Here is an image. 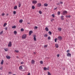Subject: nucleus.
Instances as JSON below:
<instances>
[{
  "instance_id": "1",
  "label": "nucleus",
  "mask_w": 75,
  "mask_h": 75,
  "mask_svg": "<svg viewBox=\"0 0 75 75\" xmlns=\"http://www.w3.org/2000/svg\"><path fill=\"white\" fill-rule=\"evenodd\" d=\"M26 37H27V35L26 34H23L22 37V38L23 39H25V38H26Z\"/></svg>"
},
{
  "instance_id": "2",
  "label": "nucleus",
  "mask_w": 75,
  "mask_h": 75,
  "mask_svg": "<svg viewBox=\"0 0 75 75\" xmlns=\"http://www.w3.org/2000/svg\"><path fill=\"white\" fill-rule=\"evenodd\" d=\"M33 36L34 37L33 39L34 41H36L37 40V38H36V37H37V36L35 35H33Z\"/></svg>"
},
{
  "instance_id": "3",
  "label": "nucleus",
  "mask_w": 75,
  "mask_h": 75,
  "mask_svg": "<svg viewBox=\"0 0 75 75\" xmlns=\"http://www.w3.org/2000/svg\"><path fill=\"white\" fill-rule=\"evenodd\" d=\"M8 47H11V42H9V43L8 44Z\"/></svg>"
},
{
  "instance_id": "4",
  "label": "nucleus",
  "mask_w": 75,
  "mask_h": 75,
  "mask_svg": "<svg viewBox=\"0 0 75 75\" xmlns=\"http://www.w3.org/2000/svg\"><path fill=\"white\" fill-rule=\"evenodd\" d=\"M67 14V11H63V15H65V14Z\"/></svg>"
},
{
  "instance_id": "5",
  "label": "nucleus",
  "mask_w": 75,
  "mask_h": 75,
  "mask_svg": "<svg viewBox=\"0 0 75 75\" xmlns=\"http://www.w3.org/2000/svg\"><path fill=\"white\" fill-rule=\"evenodd\" d=\"M42 6V5H41V3H39V4H38V7H41V6Z\"/></svg>"
},
{
  "instance_id": "6",
  "label": "nucleus",
  "mask_w": 75,
  "mask_h": 75,
  "mask_svg": "<svg viewBox=\"0 0 75 75\" xmlns=\"http://www.w3.org/2000/svg\"><path fill=\"white\" fill-rule=\"evenodd\" d=\"M37 3V1H32V3H33V4H36Z\"/></svg>"
},
{
  "instance_id": "7",
  "label": "nucleus",
  "mask_w": 75,
  "mask_h": 75,
  "mask_svg": "<svg viewBox=\"0 0 75 75\" xmlns=\"http://www.w3.org/2000/svg\"><path fill=\"white\" fill-rule=\"evenodd\" d=\"M62 37L61 36H59L58 37V39L59 40H62Z\"/></svg>"
},
{
  "instance_id": "8",
  "label": "nucleus",
  "mask_w": 75,
  "mask_h": 75,
  "mask_svg": "<svg viewBox=\"0 0 75 75\" xmlns=\"http://www.w3.org/2000/svg\"><path fill=\"white\" fill-rule=\"evenodd\" d=\"M33 33V31L31 30L29 32V35H31V34H32Z\"/></svg>"
},
{
  "instance_id": "9",
  "label": "nucleus",
  "mask_w": 75,
  "mask_h": 75,
  "mask_svg": "<svg viewBox=\"0 0 75 75\" xmlns=\"http://www.w3.org/2000/svg\"><path fill=\"white\" fill-rule=\"evenodd\" d=\"M31 63L32 64H35V61L34 60H31Z\"/></svg>"
},
{
  "instance_id": "10",
  "label": "nucleus",
  "mask_w": 75,
  "mask_h": 75,
  "mask_svg": "<svg viewBox=\"0 0 75 75\" xmlns=\"http://www.w3.org/2000/svg\"><path fill=\"white\" fill-rule=\"evenodd\" d=\"M67 55V57H70V56H71V53H68Z\"/></svg>"
},
{
  "instance_id": "11",
  "label": "nucleus",
  "mask_w": 75,
  "mask_h": 75,
  "mask_svg": "<svg viewBox=\"0 0 75 75\" xmlns=\"http://www.w3.org/2000/svg\"><path fill=\"white\" fill-rule=\"evenodd\" d=\"M6 57L7 58V59H10V58H11V57H10V56H6Z\"/></svg>"
},
{
  "instance_id": "12",
  "label": "nucleus",
  "mask_w": 75,
  "mask_h": 75,
  "mask_svg": "<svg viewBox=\"0 0 75 75\" xmlns=\"http://www.w3.org/2000/svg\"><path fill=\"white\" fill-rule=\"evenodd\" d=\"M45 30L47 31H49V29H48V28H47V27H46L45 28Z\"/></svg>"
},
{
  "instance_id": "13",
  "label": "nucleus",
  "mask_w": 75,
  "mask_h": 75,
  "mask_svg": "<svg viewBox=\"0 0 75 75\" xmlns=\"http://www.w3.org/2000/svg\"><path fill=\"white\" fill-rule=\"evenodd\" d=\"M64 16H62L61 17V20H64Z\"/></svg>"
},
{
  "instance_id": "14",
  "label": "nucleus",
  "mask_w": 75,
  "mask_h": 75,
  "mask_svg": "<svg viewBox=\"0 0 75 75\" xmlns=\"http://www.w3.org/2000/svg\"><path fill=\"white\" fill-rule=\"evenodd\" d=\"M58 30L59 31H61L62 29L61 28H58Z\"/></svg>"
},
{
  "instance_id": "15",
  "label": "nucleus",
  "mask_w": 75,
  "mask_h": 75,
  "mask_svg": "<svg viewBox=\"0 0 75 75\" xmlns=\"http://www.w3.org/2000/svg\"><path fill=\"white\" fill-rule=\"evenodd\" d=\"M66 17H67V18H71V16L70 15L68 16L66 15Z\"/></svg>"
},
{
  "instance_id": "16",
  "label": "nucleus",
  "mask_w": 75,
  "mask_h": 75,
  "mask_svg": "<svg viewBox=\"0 0 75 75\" xmlns=\"http://www.w3.org/2000/svg\"><path fill=\"white\" fill-rule=\"evenodd\" d=\"M19 69L20 70H21V69H23V67L21 66H20L19 67Z\"/></svg>"
},
{
  "instance_id": "17",
  "label": "nucleus",
  "mask_w": 75,
  "mask_h": 75,
  "mask_svg": "<svg viewBox=\"0 0 75 75\" xmlns=\"http://www.w3.org/2000/svg\"><path fill=\"white\" fill-rule=\"evenodd\" d=\"M49 69V68H46V67H44L43 68L44 70H47V69L48 70Z\"/></svg>"
},
{
  "instance_id": "18",
  "label": "nucleus",
  "mask_w": 75,
  "mask_h": 75,
  "mask_svg": "<svg viewBox=\"0 0 75 75\" xmlns=\"http://www.w3.org/2000/svg\"><path fill=\"white\" fill-rule=\"evenodd\" d=\"M44 6H45V7H47V6H48V4L47 3H45L44 4Z\"/></svg>"
},
{
  "instance_id": "19",
  "label": "nucleus",
  "mask_w": 75,
  "mask_h": 75,
  "mask_svg": "<svg viewBox=\"0 0 75 75\" xmlns=\"http://www.w3.org/2000/svg\"><path fill=\"white\" fill-rule=\"evenodd\" d=\"M23 20L22 19H21L19 21V23H22L23 22Z\"/></svg>"
},
{
  "instance_id": "20",
  "label": "nucleus",
  "mask_w": 75,
  "mask_h": 75,
  "mask_svg": "<svg viewBox=\"0 0 75 75\" xmlns=\"http://www.w3.org/2000/svg\"><path fill=\"white\" fill-rule=\"evenodd\" d=\"M4 50L5 51H7L8 50V49L7 48H4Z\"/></svg>"
},
{
  "instance_id": "21",
  "label": "nucleus",
  "mask_w": 75,
  "mask_h": 75,
  "mask_svg": "<svg viewBox=\"0 0 75 75\" xmlns=\"http://www.w3.org/2000/svg\"><path fill=\"white\" fill-rule=\"evenodd\" d=\"M4 62V61L3 60H2L1 61V65H3V63Z\"/></svg>"
},
{
  "instance_id": "22",
  "label": "nucleus",
  "mask_w": 75,
  "mask_h": 75,
  "mask_svg": "<svg viewBox=\"0 0 75 75\" xmlns=\"http://www.w3.org/2000/svg\"><path fill=\"white\" fill-rule=\"evenodd\" d=\"M44 36L45 37H48V35H47V34H46L44 35Z\"/></svg>"
},
{
  "instance_id": "23",
  "label": "nucleus",
  "mask_w": 75,
  "mask_h": 75,
  "mask_svg": "<svg viewBox=\"0 0 75 75\" xmlns=\"http://www.w3.org/2000/svg\"><path fill=\"white\" fill-rule=\"evenodd\" d=\"M17 8V6H15L14 7V9H15V10H16Z\"/></svg>"
},
{
  "instance_id": "24",
  "label": "nucleus",
  "mask_w": 75,
  "mask_h": 75,
  "mask_svg": "<svg viewBox=\"0 0 75 75\" xmlns=\"http://www.w3.org/2000/svg\"><path fill=\"white\" fill-rule=\"evenodd\" d=\"M55 45L56 48H58V45L57 44H55Z\"/></svg>"
},
{
  "instance_id": "25",
  "label": "nucleus",
  "mask_w": 75,
  "mask_h": 75,
  "mask_svg": "<svg viewBox=\"0 0 75 75\" xmlns=\"http://www.w3.org/2000/svg\"><path fill=\"white\" fill-rule=\"evenodd\" d=\"M40 64H43V61H41L40 62Z\"/></svg>"
},
{
  "instance_id": "26",
  "label": "nucleus",
  "mask_w": 75,
  "mask_h": 75,
  "mask_svg": "<svg viewBox=\"0 0 75 75\" xmlns=\"http://www.w3.org/2000/svg\"><path fill=\"white\" fill-rule=\"evenodd\" d=\"M14 33L15 35H16V34H17V32L16 31H14Z\"/></svg>"
},
{
  "instance_id": "27",
  "label": "nucleus",
  "mask_w": 75,
  "mask_h": 75,
  "mask_svg": "<svg viewBox=\"0 0 75 75\" xmlns=\"http://www.w3.org/2000/svg\"><path fill=\"white\" fill-rule=\"evenodd\" d=\"M57 40H58V39H57V38H56L55 39L54 41H55V42H57Z\"/></svg>"
},
{
  "instance_id": "28",
  "label": "nucleus",
  "mask_w": 75,
  "mask_h": 75,
  "mask_svg": "<svg viewBox=\"0 0 75 75\" xmlns=\"http://www.w3.org/2000/svg\"><path fill=\"white\" fill-rule=\"evenodd\" d=\"M12 28H16V26L15 25L12 26Z\"/></svg>"
},
{
  "instance_id": "29",
  "label": "nucleus",
  "mask_w": 75,
  "mask_h": 75,
  "mask_svg": "<svg viewBox=\"0 0 75 75\" xmlns=\"http://www.w3.org/2000/svg\"><path fill=\"white\" fill-rule=\"evenodd\" d=\"M48 33H49L50 35H51V34H52V32H51L49 31Z\"/></svg>"
},
{
  "instance_id": "30",
  "label": "nucleus",
  "mask_w": 75,
  "mask_h": 75,
  "mask_svg": "<svg viewBox=\"0 0 75 75\" xmlns=\"http://www.w3.org/2000/svg\"><path fill=\"white\" fill-rule=\"evenodd\" d=\"M32 9H35V6H32Z\"/></svg>"
},
{
  "instance_id": "31",
  "label": "nucleus",
  "mask_w": 75,
  "mask_h": 75,
  "mask_svg": "<svg viewBox=\"0 0 75 75\" xmlns=\"http://www.w3.org/2000/svg\"><path fill=\"white\" fill-rule=\"evenodd\" d=\"M24 30L23 29V28H21V31H22V32L24 31Z\"/></svg>"
},
{
  "instance_id": "32",
  "label": "nucleus",
  "mask_w": 75,
  "mask_h": 75,
  "mask_svg": "<svg viewBox=\"0 0 75 75\" xmlns=\"http://www.w3.org/2000/svg\"><path fill=\"white\" fill-rule=\"evenodd\" d=\"M47 73H48V75H51V73H50V72L48 71L47 72Z\"/></svg>"
},
{
  "instance_id": "33",
  "label": "nucleus",
  "mask_w": 75,
  "mask_h": 75,
  "mask_svg": "<svg viewBox=\"0 0 75 75\" xmlns=\"http://www.w3.org/2000/svg\"><path fill=\"white\" fill-rule=\"evenodd\" d=\"M52 17H53V18H54V17H55V15H54V14H52Z\"/></svg>"
},
{
  "instance_id": "34",
  "label": "nucleus",
  "mask_w": 75,
  "mask_h": 75,
  "mask_svg": "<svg viewBox=\"0 0 75 75\" xmlns=\"http://www.w3.org/2000/svg\"><path fill=\"white\" fill-rule=\"evenodd\" d=\"M6 25H7V23H5L4 25V27H6Z\"/></svg>"
},
{
  "instance_id": "35",
  "label": "nucleus",
  "mask_w": 75,
  "mask_h": 75,
  "mask_svg": "<svg viewBox=\"0 0 75 75\" xmlns=\"http://www.w3.org/2000/svg\"><path fill=\"white\" fill-rule=\"evenodd\" d=\"M47 47H48V46L47 45H45L44 46V48H47Z\"/></svg>"
},
{
  "instance_id": "36",
  "label": "nucleus",
  "mask_w": 75,
  "mask_h": 75,
  "mask_svg": "<svg viewBox=\"0 0 75 75\" xmlns=\"http://www.w3.org/2000/svg\"><path fill=\"white\" fill-rule=\"evenodd\" d=\"M13 13L14 14H16V11H14Z\"/></svg>"
},
{
  "instance_id": "37",
  "label": "nucleus",
  "mask_w": 75,
  "mask_h": 75,
  "mask_svg": "<svg viewBox=\"0 0 75 75\" xmlns=\"http://www.w3.org/2000/svg\"><path fill=\"white\" fill-rule=\"evenodd\" d=\"M15 51L16 52H18L19 51L18 50H15Z\"/></svg>"
},
{
  "instance_id": "38",
  "label": "nucleus",
  "mask_w": 75,
  "mask_h": 75,
  "mask_svg": "<svg viewBox=\"0 0 75 75\" xmlns=\"http://www.w3.org/2000/svg\"><path fill=\"white\" fill-rule=\"evenodd\" d=\"M48 40H50L51 39V37L50 36L48 37Z\"/></svg>"
},
{
  "instance_id": "39",
  "label": "nucleus",
  "mask_w": 75,
  "mask_h": 75,
  "mask_svg": "<svg viewBox=\"0 0 75 75\" xmlns=\"http://www.w3.org/2000/svg\"><path fill=\"white\" fill-rule=\"evenodd\" d=\"M37 28H38V27L37 26H35L34 28L35 29H37Z\"/></svg>"
},
{
  "instance_id": "40",
  "label": "nucleus",
  "mask_w": 75,
  "mask_h": 75,
  "mask_svg": "<svg viewBox=\"0 0 75 75\" xmlns=\"http://www.w3.org/2000/svg\"><path fill=\"white\" fill-rule=\"evenodd\" d=\"M39 13L40 14H42V12H41V11H39Z\"/></svg>"
},
{
  "instance_id": "41",
  "label": "nucleus",
  "mask_w": 75,
  "mask_h": 75,
  "mask_svg": "<svg viewBox=\"0 0 75 75\" xmlns=\"http://www.w3.org/2000/svg\"><path fill=\"white\" fill-rule=\"evenodd\" d=\"M5 15V14L4 13H2V16H4Z\"/></svg>"
},
{
  "instance_id": "42",
  "label": "nucleus",
  "mask_w": 75,
  "mask_h": 75,
  "mask_svg": "<svg viewBox=\"0 0 75 75\" xmlns=\"http://www.w3.org/2000/svg\"><path fill=\"white\" fill-rule=\"evenodd\" d=\"M3 33V31H2L0 33V34H2Z\"/></svg>"
},
{
  "instance_id": "43",
  "label": "nucleus",
  "mask_w": 75,
  "mask_h": 75,
  "mask_svg": "<svg viewBox=\"0 0 75 75\" xmlns=\"http://www.w3.org/2000/svg\"><path fill=\"white\" fill-rule=\"evenodd\" d=\"M58 15H60V12L59 11L58 12Z\"/></svg>"
},
{
  "instance_id": "44",
  "label": "nucleus",
  "mask_w": 75,
  "mask_h": 75,
  "mask_svg": "<svg viewBox=\"0 0 75 75\" xmlns=\"http://www.w3.org/2000/svg\"><path fill=\"white\" fill-rule=\"evenodd\" d=\"M19 7H20V6H21V4H19Z\"/></svg>"
},
{
  "instance_id": "45",
  "label": "nucleus",
  "mask_w": 75,
  "mask_h": 75,
  "mask_svg": "<svg viewBox=\"0 0 75 75\" xmlns=\"http://www.w3.org/2000/svg\"><path fill=\"white\" fill-rule=\"evenodd\" d=\"M5 30H7V27H6L4 28Z\"/></svg>"
},
{
  "instance_id": "46",
  "label": "nucleus",
  "mask_w": 75,
  "mask_h": 75,
  "mask_svg": "<svg viewBox=\"0 0 75 75\" xmlns=\"http://www.w3.org/2000/svg\"><path fill=\"white\" fill-rule=\"evenodd\" d=\"M60 4H63V2H60Z\"/></svg>"
},
{
  "instance_id": "47",
  "label": "nucleus",
  "mask_w": 75,
  "mask_h": 75,
  "mask_svg": "<svg viewBox=\"0 0 75 75\" xmlns=\"http://www.w3.org/2000/svg\"><path fill=\"white\" fill-rule=\"evenodd\" d=\"M21 64H24V62H21Z\"/></svg>"
},
{
  "instance_id": "48",
  "label": "nucleus",
  "mask_w": 75,
  "mask_h": 75,
  "mask_svg": "<svg viewBox=\"0 0 75 75\" xmlns=\"http://www.w3.org/2000/svg\"><path fill=\"white\" fill-rule=\"evenodd\" d=\"M57 8H54V10H57Z\"/></svg>"
},
{
  "instance_id": "49",
  "label": "nucleus",
  "mask_w": 75,
  "mask_h": 75,
  "mask_svg": "<svg viewBox=\"0 0 75 75\" xmlns=\"http://www.w3.org/2000/svg\"><path fill=\"white\" fill-rule=\"evenodd\" d=\"M69 50H68L67 51V52H69Z\"/></svg>"
},
{
  "instance_id": "50",
  "label": "nucleus",
  "mask_w": 75,
  "mask_h": 75,
  "mask_svg": "<svg viewBox=\"0 0 75 75\" xmlns=\"http://www.w3.org/2000/svg\"><path fill=\"white\" fill-rule=\"evenodd\" d=\"M57 57H59V54H58L57 55Z\"/></svg>"
},
{
  "instance_id": "51",
  "label": "nucleus",
  "mask_w": 75,
  "mask_h": 75,
  "mask_svg": "<svg viewBox=\"0 0 75 75\" xmlns=\"http://www.w3.org/2000/svg\"><path fill=\"white\" fill-rule=\"evenodd\" d=\"M27 75H30V73H28Z\"/></svg>"
},
{
  "instance_id": "52",
  "label": "nucleus",
  "mask_w": 75,
  "mask_h": 75,
  "mask_svg": "<svg viewBox=\"0 0 75 75\" xmlns=\"http://www.w3.org/2000/svg\"><path fill=\"white\" fill-rule=\"evenodd\" d=\"M2 67H0V69L1 70H2Z\"/></svg>"
},
{
  "instance_id": "53",
  "label": "nucleus",
  "mask_w": 75,
  "mask_h": 75,
  "mask_svg": "<svg viewBox=\"0 0 75 75\" xmlns=\"http://www.w3.org/2000/svg\"><path fill=\"white\" fill-rule=\"evenodd\" d=\"M33 54H34V55H35L36 53H35V52H34Z\"/></svg>"
},
{
  "instance_id": "54",
  "label": "nucleus",
  "mask_w": 75,
  "mask_h": 75,
  "mask_svg": "<svg viewBox=\"0 0 75 75\" xmlns=\"http://www.w3.org/2000/svg\"><path fill=\"white\" fill-rule=\"evenodd\" d=\"M54 19H52V20L51 21H54Z\"/></svg>"
},
{
  "instance_id": "55",
  "label": "nucleus",
  "mask_w": 75,
  "mask_h": 75,
  "mask_svg": "<svg viewBox=\"0 0 75 75\" xmlns=\"http://www.w3.org/2000/svg\"><path fill=\"white\" fill-rule=\"evenodd\" d=\"M57 5H59V4L57 3Z\"/></svg>"
},
{
  "instance_id": "56",
  "label": "nucleus",
  "mask_w": 75,
  "mask_h": 75,
  "mask_svg": "<svg viewBox=\"0 0 75 75\" xmlns=\"http://www.w3.org/2000/svg\"><path fill=\"white\" fill-rule=\"evenodd\" d=\"M28 24H30V23H28Z\"/></svg>"
},
{
  "instance_id": "57",
  "label": "nucleus",
  "mask_w": 75,
  "mask_h": 75,
  "mask_svg": "<svg viewBox=\"0 0 75 75\" xmlns=\"http://www.w3.org/2000/svg\"><path fill=\"white\" fill-rule=\"evenodd\" d=\"M9 74H11V72H9Z\"/></svg>"
},
{
  "instance_id": "58",
  "label": "nucleus",
  "mask_w": 75,
  "mask_h": 75,
  "mask_svg": "<svg viewBox=\"0 0 75 75\" xmlns=\"http://www.w3.org/2000/svg\"><path fill=\"white\" fill-rule=\"evenodd\" d=\"M16 58H18V56H17Z\"/></svg>"
},
{
  "instance_id": "59",
  "label": "nucleus",
  "mask_w": 75,
  "mask_h": 75,
  "mask_svg": "<svg viewBox=\"0 0 75 75\" xmlns=\"http://www.w3.org/2000/svg\"><path fill=\"white\" fill-rule=\"evenodd\" d=\"M7 16H8V14H7Z\"/></svg>"
},
{
  "instance_id": "60",
  "label": "nucleus",
  "mask_w": 75,
  "mask_h": 75,
  "mask_svg": "<svg viewBox=\"0 0 75 75\" xmlns=\"http://www.w3.org/2000/svg\"><path fill=\"white\" fill-rule=\"evenodd\" d=\"M13 75H16V74H13Z\"/></svg>"
},
{
  "instance_id": "61",
  "label": "nucleus",
  "mask_w": 75,
  "mask_h": 75,
  "mask_svg": "<svg viewBox=\"0 0 75 75\" xmlns=\"http://www.w3.org/2000/svg\"><path fill=\"white\" fill-rule=\"evenodd\" d=\"M73 33H75V32H73Z\"/></svg>"
},
{
  "instance_id": "62",
  "label": "nucleus",
  "mask_w": 75,
  "mask_h": 75,
  "mask_svg": "<svg viewBox=\"0 0 75 75\" xmlns=\"http://www.w3.org/2000/svg\"><path fill=\"white\" fill-rule=\"evenodd\" d=\"M0 41H1V40H0Z\"/></svg>"
}]
</instances>
